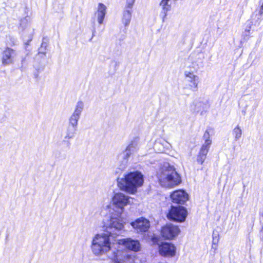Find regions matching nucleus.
<instances>
[{
	"instance_id": "nucleus-19",
	"label": "nucleus",
	"mask_w": 263,
	"mask_h": 263,
	"mask_svg": "<svg viewBox=\"0 0 263 263\" xmlns=\"http://www.w3.org/2000/svg\"><path fill=\"white\" fill-rule=\"evenodd\" d=\"M167 144V141L164 139L157 140L154 143V148L158 153H163Z\"/></svg>"
},
{
	"instance_id": "nucleus-11",
	"label": "nucleus",
	"mask_w": 263,
	"mask_h": 263,
	"mask_svg": "<svg viewBox=\"0 0 263 263\" xmlns=\"http://www.w3.org/2000/svg\"><path fill=\"white\" fill-rule=\"evenodd\" d=\"M159 245V252L161 255L173 257L175 255L176 248L174 245L168 242H163Z\"/></svg>"
},
{
	"instance_id": "nucleus-22",
	"label": "nucleus",
	"mask_w": 263,
	"mask_h": 263,
	"mask_svg": "<svg viewBox=\"0 0 263 263\" xmlns=\"http://www.w3.org/2000/svg\"><path fill=\"white\" fill-rule=\"evenodd\" d=\"M132 155L130 152H129L127 149H125V151H123L118 156L119 158H121L123 159V161L121 166V169L123 170L125 167V165L127 164V159Z\"/></svg>"
},
{
	"instance_id": "nucleus-10",
	"label": "nucleus",
	"mask_w": 263,
	"mask_h": 263,
	"mask_svg": "<svg viewBox=\"0 0 263 263\" xmlns=\"http://www.w3.org/2000/svg\"><path fill=\"white\" fill-rule=\"evenodd\" d=\"M180 232L178 226L172 224H167L161 230V235L165 239H171L177 236Z\"/></svg>"
},
{
	"instance_id": "nucleus-30",
	"label": "nucleus",
	"mask_w": 263,
	"mask_h": 263,
	"mask_svg": "<svg viewBox=\"0 0 263 263\" xmlns=\"http://www.w3.org/2000/svg\"><path fill=\"white\" fill-rule=\"evenodd\" d=\"M259 14L260 15V17L263 18V9H262V8H260L259 11Z\"/></svg>"
},
{
	"instance_id": "nucleus-3",
	"label": "nucleus",
	"mask_w": 263,
	"mask_h": 263,
	"mask_svg": "<svg viewBox=\"0 0 263 263\" xmlns=\"http://www.w3.org/2000/svg\"><path fill=\"white\" fill-rule=\"evenodd\" d=\"M158 177L161 185L166 187H172L181 182V178L173 166L166 163L160 168Z\"/></svg>"
},
{
	"instance_id": "nucleus-24",
	"label": "nucleus",
	"mask_w": 263,
	"mask_h": 263,
	"mask_svg": "<svg viewBox=\"0 0 263 263\" xmlns=\"http://www.w3.org/2000/svg\"><path fill=\"white\" fill-rule=\"evenodd\" d=\"M210 146V142L209 141L204 142L201 146L198 154L206 157V155L209 152Z\"/></svg>"
},
{
	"instance_id": "nucleus-31",
	"label": "nucleus",
	"mask_w": 263,
	"mask_h": 263,
	"mask_svg": "<svg viewBox=\"0 0 263 263\" xmlns=\"http://www.w3.org/2000/svg\"><path fill=\"white\" fill-rule=\"evenodd\" d=\"M157 238L155 237H153L152 238V241L154 242V243H156L157 242Z\"/></svg>"
},
{
	"instance_id": "nucleus-9",
	"label": "nucleus",
	"mask_w": 263,
	"mask_h": 263,
	"mask_svg": "<svg viewBox=\"0 0 263 263\" xmlns=\"http://www.w3.org/2000/svg\"><path fill=\"white\" fill-rule=\"evenodd\" d=\"M84 107V103L82 101H79L76 103L74 111L68 119V125L77 127L78 121L80 118Z\"/></svg>"
},
{
	"instance_id": "nucleus-8",
	"label": "nucleus",
	"mask_w": 263,
	"mask_h": 263,
	"mask_svg": "<svg viewBox=\"0 0 263 263\" xmlns=\"http://www.w3.org/2000/svg\"><path fill=\"white\" fill-rule=\"evenodd\" d=\"M186 215L187 211L184 207L172 206L167 214V218L175 221L183 222L185 220Z\"/></svg>"
},
{
	"instance_id": "nucleus-32",
	"label": "nucleus",
	"mask_w": 263,
	"mask_h": 263,
	"mask_svg": "<svg viewBox=\"0 0 263 263\" xmlns=\"http://www.w3.org/2000/svg\"><path fill=\"white\" fill-rule=\"evenodd\" d=\"M95 32H96L95 28H93V30H92V36H93L95 35Z\"/></svg>"
},
{
	"instance_id": "nucleus-1",
	"label": "nucleus",
	"mask_w": 263,
	"mask_h": 263,
	"mask_svg": "<svg viewBox=\"0 0 263 263\" xmlns=\"http://www.w3.org/2000/svg\"><path fill=\"white\" fill-rule=\"evenodd\" d=\"M114 247L117 250L113 252V254L110 257L114 262L127 263V260L130 256L125 251L122 250L121 247L136 252L140 250L141 245L139 240L127 238L118 240L114 243Z\"/></svg>"
},
{
	"instance_id": "nucleus-7",
	"label": "nucleus",
	"mask_w": 263,
	"mask_h": 263,
	"mask_svg": "<svg viewBox=\"0 0 263 263\" xmlns=\"http://www.w3.org/2000/svg\"><path fill=\"white\" fill-rule=\"evenodd\" d=\"M184 88L192 91H197L200 82L199 77L193 72L187 71L184 72Z\"/></svg>"
},
{
	"instance_id": "nucleus-15",
	"label": "nucleus",
	"mask_w": 263,
	"mask_h": 263,
	"mask_svg": "<svg viewBox=\"0 0 263 263\" xmlns=\"http://www.w3.org/2000/svg\"><path fill=\"white\" fill-rule=\"evenodd\" d=\"M16 55V52L13 49L7 48L3 52L2 62L3 65L12 64Z\"/></svg>"
},
{
	"instance_id": "nucleus-6",
	"label": "nucleus",
	"mask_w": 263,
	"mask_h": 263,
	"mask_svg": "<svg viewBox=\"0 0 263 263\" xmlns=\"http://www.w3.org/2000/svg\"><path fill=\"white\" fill-rule=\"evenodd\" d=\"M114 210L118 214H122L124 208L129 203V197L121 193L115 194L112 199Z\"/></svg>"
},
{
	"instance_id": "nucleus-2",
	"label": "nucleus",
	"mask_w": 263,
	"mask_h": 263,
	"mask_svg": "<svg viewBox=\"0 0 263 263\" xmlns=\"http://www.w3.org/2000/svg\"><path fill=\"white\" fill-rule=\"evenodd\" d=\"M117 182L121 190L134 194L137 192V189L143 185L144 178L141 172L135 171L124 175L122 178H118Z\"/></svg>"
},
{
	"instance_id": "nucleus-13",
	"label": "nucleus",
	"mask_w": 263,
	"mask_h": 263,
	"mask_svg": "<svg viewBox=\"0 0 263 263\" xmlns=\"http://www.w3.org/2000/svg\"><path fill=\"white\" fill-rule=\"evenodd\" d=\"M107 12V7L103 3H100L98 4L97 7V11L94 14L93 18V22L95 23V20H97L99 25L103 24L105 16Z\"/></svg>"
},
{
	"instance_id": "nucleus-29",
	"label": "nucleus",
	"mask_w": 263,
	"mask_h": 263,
	"mask_svg": "<svg viewBox=\"0 0 263 263\" xmlns=\"http://www.w3.org/2000/svg\"><path fill=\"white\" fill-rule=\"evenodd\" d=\"M248 106H249L248 104H246L244 109L242 110V113L243 115H244V116H245L247 114V107Z\"/></svg>"
},
{
	"instance_id": "nucleus-28",
	"label": "nucleus",
	"mask_w": 263,
	"mask_h": 263,
	"mask_svg": "<svg viewBox=\"0 0 263 263\" xmlns=\"http://www.w3.org/2000/svg\"><path fill=\"white\" fill-rule=\"evenodd\" d=\"M135 0H126V5L125 8L132 9Z\"/></svg>"
},
{
	"instance_id": "nucleus-5",
	"label": "nucleus",
	"mask_w": 263,
	"mask_h": 263,
	"mask_svg": "<svg viewBox=\"0 0 263 263\" xmlns=\"http://www.w3.org/2000/svg\"><path fill=\"white\" fill-rule=\"evenodd\" d=\"M106 234L110 235H118L124 228L122 214L118 213H111L109 220L105 224Z\"/></svg>"
},
{
	"instance_id": "nucleus-17",
	"label": "nucleus",
	"mask_w": 263,
	"mask_h": 263,
	"mask_svg": "<svg viewBox=\"0 0 263 263\" xmlns=\"http://www.w3.org/2000/svg\"><path fill=\"white\" fill-rule=\"evenodd\" d=\"M132 9L125 8L122 13V22L124 26L127 27L132 19Z\"/></svg>"
},
{
	"instance_id": "nucleus-26",
	"label": "nucleus",
	"mask_w": 263,
	"mask_h": 263,
	"mask_svg": "<svg viewBox=\"0 0 263 263\" xmlns=\"http://www.w3.org/2000/svg\"><path fill=\"white\" fill-rule=\"evenodd\" d=\"M211 130H212L211 128L207 129L206 130V131L205 132V133L203 135V139L205 140L204 142H206V141H209L210 142V145L212 144V140L210 139V133Z\"/></svg>"
},
{
	"instance_id": "nucleus-20",
	"label": "nucleus",
	"mask_w": 263,
	"mask_h": 263,
	"mask_svg": "<svg viewBox=\"0 0 263 263\" xmlns=\"http://www.w3.org/2000/svg\"><path fill=\"white\" fill-rule=\"evenodd\" d=\"M203 103L198 100L194 101L189 106V110L193 113H197L200 111L203 106Z\"/></svg>"
},
{
	"instance_id": "nucleus-21",
	"label": "nucleus",
	"mask_w": 263,
	"mask_h": 263,
	"mask_svg": "<svg viewBox=\"0 0 263 263\" xmlns=\"http://www.w3.org/2000/svg\"><path fill=\"white\" fill-rule=\"evenodd\" d=\"M77 130V127L68 125L66 131L64 139L70 140L73 139L76 134Z\"/></svg>"
},
{
	"instance_id": "nucleus-33",
	"label": "nucleus",
	"mask_w": 263,
	"mask_h": 263,
	"mask_svg": "<svg viewBox=\"0 0 263 263\" xmlns=\"http://www.w3.org/2000/svg\"><path fill=\"white\" fill-rule=\"evenodd\" d=\"M246 31H247V32H249V31H250V30H246Z\"/></svg>"
},
{
	"instance_id": "nucleus-23",
	"label": "nucleus",
	"mask_w": 263,
	"mask_h": 263,
	"mask_svg": "<svg viewBox=\"0 0 263 263\" xmlns=\"http://www.w3.org/2000/svg\"><path fill=\"white\" fill-rule=\"evenodd\" d=\"M139 140L137 138H134L127 146V149L132 154L136 153L138 149Z\"/></svg>"
},
{
	"instance_id": "nucleus-4",
	"label": "nucleus",
	"mask_w": 263,
	"mask_h": 263,
	"mask_svg": "<svg viewBox=\"0 0 263 263\" xmlns=\"http://www.w3.org/2000/svg\"><path fill=\"white\" fill-rule=\"evenodd\" d=\"M109 235L106 233L97 234L93 238L91 249L92 253L96 256H101L106 254L109 251H117L114 244L111 246Z\"/></svg>"
},
{
	"instance_id": "nucleus-27",
	"label": "nucleus",
	"mask_w": 263,
	"mask_h": 263,
	"mask_svg": "<svg viewBox=\"0 0 263 263\" xmlns=\"http://www.w3.org/2000/svg\"><path fill=\"white\" fill-rule=\"evenodd\" d=\"M206 156L201 155L199 154H198L197 157V161L200 164H202L206 159Z\"/></svg>"
},
{
	"instance_id": "nucleus-12",
	"label": "nucleus",
	"mask_w": 263,
	"mask_h": 263,
	"mask_svg": "<svg viewBox=\"0 0 263 263\" xmlns=\"http://www.w3.org/2000/svg\"><path fill=\"white\" fill-rule=\"evenodd\" d=\"M131 225L138 232H145L149 229L150 222L148 220L141 217L132 222Z\"/></svg>"
},
{
	"instance_id": "nucleus-18",
	"label": "nucleus",
	"mask_w": 263,
	"mask_h": 263,
	"mask_svg": "<svg viewBox=\"0 0 263 263\" xmlns=\"http://www.w3.org/2000/svg\"><path fill=\"white\" fill-rule=\"evenodd\" d=\"M170 1L171 0H162L160 2V5L162 8L161 15L163 22L164 21V18L167 15V12L171 9V4L170 3Z\"/></svg>"
},
{
	"instance_id": "nucleus-25",
	"label": "nucleus",
	"mask_w": 263,
	"mask_h": 263,
	"mask_svg": "<svg viewBox=\"0 0 263 263\" xmlns=\"http://www.w3.org/2000/svg\"><path fill=\"white\" fill-rule=\"evenodd\" d=\"M233 134L236 141L239 140L242 135V130L239 125H237L233 130Z\"/></svg>"
},
{
	"instance_id": "nucleus-16",
	"label": "nucleus",
	"mask_w": 263,
	"mask_h": 263,
	"mask_svg": "<svg viewBox=\"0 0 263 263\" xmlns=\"http://www.w3.org/2000/svg\"><path fill=\"white\" fill-rule=\"evenodd\" d=\"M23 31V35H28L30 40H31V37L33 33V29L30 27L27 18H24L21 21L20 28Z\"/></svg>"
},
{
	"instance_id": "nucleus-14",
	"label": "nucleus",
	"mask_w": 263,
	"mask_h": 263,
	"mask_svg": "<svg viewBox=\"0 0 263 263\" xmlns=\"http://www.w3.org/2000/svg\"><path fill=\"white\" fill-rule=\"evenodd\" d=\"M171 198L173 202L184 204L188 200V195L183 190H176L171 194Z\"/></svg>"
}]
</instances>
